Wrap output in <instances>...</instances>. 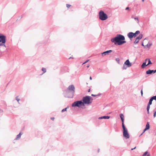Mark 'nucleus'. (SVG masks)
<instances>
[{"mask_svg":"<svg viewBox=\"0 0 156 156\" xmlns=\"http://www.w3.org/2000/svg\"><path fill=\"white\" fill-rule=\"evenodd\" d=\"M16 99L18 102H19L20 100V99L18 97H17L16 98Z\"/></svg>","mask_w":156,"mask_h":156,"instance_id":"27","label":"nucleus"},{"mask_svg":"<svg viewBox=\"0 0 156 156\" xmlns=\"http://www.w3.org/2000/svg\"><path fill=\"white\" fill-rule=\"evenodd\" d=\"M129 9V8L128 7H127L126 8V10H127V9Z\"/></svg>","mask_w":156,"mask_h":156,"instance_id":"33","label":"nucleus"},{"mask_svg":"<svg viewBox=\"0 0 156 156\" xmlns=\"http://www.w3.org/2000/svg\"><path fill=\"white\" fill-rule=\"evenodd\" d=\"M150 128V125L149 123L148 122H147V124L146 126V128L144 129L143 132L140 135H141L143 133H144L146 130L149 129Z\"/></svg>","mask_w":156,"mask_h":156,"instance_id":"10","label":"nucleus"},{"mask_svg":"<svg viewBox=\"0 0 156 156\" xmlns=\"http://www.w3.org/2000/svg\"><path fill=\"white\" fill-rule=\"evenodd\" d=\"M67 108H65L63 109L62 111V112H64L65 111H66V110H67Z\"/></svg>","mask_w":156,"mask_h":156,"instance_id":"24","label":"nucleus"},{"mask_svg":"<svg viewBox=\"0 0 156 156\" xmlns=\"http://www.w3.org/2000/svg\"><path fill=\"white\" fill-rule=\"evenodd\" d=\"M84 103L82 101H77L74 102L73 103L72 106L73 107L77 106L79 107H81L82 106H84Z\"/></svg>","mask_w":156,"mask_h":156,"instance_id":"4","label":"nucleus"},{"mask_svg":"<svg viewBox=\"0 0 156 156\" xmlns=\"http://www.w3.org/2000/svg\"><path fill=\"white\" fill-rule=\"evenodd\" d=\"M134 19L135 20L137 21V23H139V20H138V18L137 17H135L134 18Z\"/></svg>","mask_w":156,"mask_h":156,"instance_id":"26","label":"nucleus"},{"mask_svg":"<svg viewBox=\"0 0 156 156\" xmlns=\"http://www.w3.org/2000/svg\"><path fill=\"white\" fill-rule=\"evenodd\" d=\"M142 45H143V46H144V44H143V43H142Z\"/></svg>","mask_w":156,"mask_h":156,"instance_id":"42","label":"nucleus"},{"mask_svg":"<svg viewBox=\"0 0 156 156\" xmlns=\"http://www.w3.org/2000/svg\"><path fill=\"white\" fill-rule=\"evenodd\" d=\"M66 5L67 7L68 8H69L71 6V5H70L69 4H66Z\"/></svg>","mask_w":156,"mask_h":156,"instance_id":"28","label":"nucleus"},{"mask_svg":"<svg viewBox=\"0 0 156 156\" xmlns=\"http://www.w3.org/2000/svg\"><path fill=\"white\" fill-rule=\"evenodd\" d=\"M83 102L84 104L89 105L92 102L93 99L91 97L89 96H86L83 98Z\"/></svg>","mask_w":156,"mask_h":156,"instance_id":"2","label":"nucleus"},{"mask_svg":"<svg viewBox=\"0 0 156 156\" xmlns=\"http://www.w3.org/2000/svg\"><path fill=\"white\" fill-rule=\"evenodd\" d=\"M148 61V63L147 64V65H149L150 64H152V63L151 62V61L150 60V59H147L145 60V62H146Z\"/></svg>","mask_w":156,"mask_h":156,"instance_id":"16","label":"nucleus"},{"mask_svg":"<svg viewBox=\"0 0 156 156\" xmlns=\"http://www.w3.org/2000/svg\"><path fill=\"white\" fill-rule=\"evenodd\" d=\"M142 1L143 2H144V0H142Z\"/></svg>","mask_w":156,"mask_h":156,"instance_id":"43","label":"nucleus"},{"mask_svg":"<svg viewBox=\"0 0 156 156\" xmlns=\"http://www.w3.org/2000/svg\"><path fill=\"white\" fill-rule=\"evenodd\" d=\"M120 117L121 119H123L124 118V116L122 114H121L120 115Z\"/></svg>","mask_w":156,"mask_h":156,"instance_id":"21","label":"nucleus"},{"mask_svg":"<svg viewBox=\"0 0 156 156\" xmlns=\"http://www.w3.org/2000/svg\"><path fill=\"white\" fill-rule=\"evenodd\" d=\"M136 148V147H135L134 148H132V149H131V150H134V149H135Z\"/></svg>","mask_w":156,"mask_h":156,"instance_id":"32","label":"nucleus"},{"mask_svg":"<svg viewBox=\"0 0 156 156\" xmlns=\"http://www.w3.org/2000/svg\"><path fill=\"white\" fill-rule=\"evenodd\" d=\"M42 70L43 72V73H45L46 71V69L44 68H42Z\"/></svg>","mask_w":156,"mask_h":156,"instance_id":"20","label":"nucleus"},{"mask_svg":"<svg viewBox=\"0 0 156 156\" xmlns=\"http://www.w3.org/2000/svg\"><path fill=\"white\" fill-rule=\"evenodd\" d=\"M99 19L102 20H104L108 18L107 15L103 11H101L99 12Z\"/></svg>","mask_w":156,"mask_h":156,"instance_id":"3","label":"nucleus"},{"mask_svg":"<svg viewBox=\"0 0 156 156\" xmlns=\"http://www.w3.org/2000/svg\"><path fill=\"white\" fill-rule=\"evenodd\" d=\"M6 42V37L4 35L1 36L0 35V46H4L6 47L5 43Z\"/></svg>","mask_w":156,"mask_h":156,"instance_id":"5","label":"nucleus"},{"mask_svg":"<svg viewBox=\"0 0 156 156\" xmlns=\"http://www.w3.org/2000/svg\"><path fill=\"white\" fill-rule=\"evenodd\" d=\"M51 119L52 120H54V119H55V118L54 117H51Z\"/></svg>","mask_w":156,"mask_h":156,"instance_id":"30","label":"nucleus"},{"mask_svg":"<svg viewBox=\"0 0 156 156\" xmlns=\"http://www.w3.org/2000/svg\"><path fill=\"white\" fill-rule=\"evenodd\" d=\"M101 95V94H98V95H95L94 94H92L91 96L93 97H96V96H100Z\"/></svg>","mask_w":156,"mask_h":156,"instance_id":"22","label":"nucleus"},{"mask_svg":"<svg viewBox=\"0 0 156 156\" xmlns=\"http://www.w3.org/2000/svg\"><path fill=\"white\" fill-rule=\"evenodd\" d=\"M146 73L147 74H151L152 73H154V70H151L149 69L148 70L146 71Z\"/></svg>","mask_w":156,"mask_h":156,"instance_id":"14","label":"nucleus"},{"mask_svg":"<svg viewBox=\"0 0 156 156\" xmlns=\"http://www.w3.org/2000/svg\"><path fill=\"white\" fill-rule=\"evenodd\" d=\"M123 130V136L126 139H129V134L127 130L126 127L122 128Z\"/></svg>","mask_w":156,"mask_h":156,"instance_id":"6","label":"nucleus"},{"mask_svg":"<svg viewBox=\"0 0 156 156\" xmlns=\"http://www.w3.org/2000/svg\"><path fill=\"white\" fill-rule=\"evenodd\" d=\"M147 156H150V154H148Z\"/></svg>","mask_w":156,"mask_h":156,"instance_id":"39","label":"nucleus"},{"mask_svg":"<svg viewBox=\"0 0 156 156\" xmlns=\"http://www.w3.org/2000/svg\"><path fill=\"white\" fill-rule=\"evenodd\" d=\"M133 33L131 32H129L127 34V36L130 39H131L133 37Z\"/></svg>","mask_w":156,"mask_h":156,"instance_id":"11","label":"nucleus"},{"mask_svg":"<svg viewBox=\"0 0 156 156\" xmlns=\"http://www.w3.org/2000/svg\"><path fill=\"white\" fill-rule=\"evenodd\" d=\"M22 134H21V133H20L17 136L16 138V139L17 140L18 139H20L21 136Z\"/></svg>","mask_w":156,"mask_h":156,"instance_id":"18","label":"nucleus"},{"mask_svg":"<svg viewBox=\"0 0 156 156\" xmlns=\"http://www.w3.org/2000/svg\"><path fill=\"white\" fill-rule=\"evenodd\" d=\"M110 118V116H102L101 117H100L99 119H109Z\"/></svg>","mask_w":156,"mask_h":156,"instance_id":"15","label":"nucleus"},{"mask_svg":"<svg viewBox=\"0 0 156 156\" xmlns=\"http://www.w3.org/2000/svg\"><path fill=\"white\" fill-rule=\"evenodd\" d=\"M156 72V69L154 70V73H155Z\"/></svg>","mask_w":156,"mask_h":156,"instance_id":"34","label":"nucleus"},{"mask_svg":"<svg viewBox=\"0 0 156 156\" xmlns=\"http://www.w3.org/2000/svg\"><path fill=\"white\" fill-rule=\"evenodd\" d=\"M146 62H144L143 63V64H142V66H141V67L142 68H144L145 66H148L147 65H146Z\"/></svg>","mask_w":156,"mask_h":156,"instance_id":"17","label":"nucleus"},{"mask_svg":"<svg viewBox=\"0 0 156 156\" xmlns=\"http://www.w3.org/2000/svg\"><path fill=\"white\" fill-rule=\"evenodd\" d=\"M75 87L73 85L69 86L68 88V89L69 91L73 92V93L75 92Z\"/></svg>","mask_w":156,"mask_h":156,"instance_id":"8","label":"nucleus"},{"mask_svg":"<svg viewBox=\"0 0 156 156\" xmlns=\"http://www.w3.org/2000/svg\"><path fill=\"white\" fill-rule=\"evenodd\" d=\"M112 51V50H110L108 51H105L101 53L102 55H105L107 54H108V53H111Z\"/></svg>","mask_w":156,"mask_h":156,"instance_id":"12","label":"nucleus"},{"mask_svg":"<svg viewBox=\"0 0 156 156\" xmlns=\"http://www.w3.org/2000/svg\"><path fill=\"white\" fill-rule=\"evenodd\" d=\"M121 119L122 122V128L125 127V126H124V119Z\"/></svg>","mask_w":156,"mask_h":156,"instance_id":"19","label":"nucleus"},{"mask_svg":"<svg viewBox=\"0 0 156 156\" xmlns=\"http://www.w3.org/2000/svg\"><path fill=\"white\" fill-rule=\"evenodd\" d=\"M71 58V57H70V58H69V59H70Z\"/></svg>","mask_w":156,"mask_h":156,"instance_id":"41","label":"nucleus"},{"mask_svg":"<svg viewBox=\"0 0 156 156\" xmlns=\"http://www.w3.org/2000/svg\"><path fill=\"white\" fill-rule=\"evenodd\" d=\"M89 65H88V66H87V68H88V67H89Z\"/></svg>","mask_w":156,"mask_h":156,"instance_id":"40","label":"nucleus"},{"mask_svg":"<svg viewBox=\"0 0 156 156\" xmlns=\"http://www.w3.org/2000/svg\"><path fill=\"white\" fill-rule=\"evenodd\" d=\"M141 95H142V96H143V93L142 90H141Z\"/></svg>","mask_w":156,"mask_h":156,"instance_id":"31","label":"nucleus"},{"mask_svg":"<svg viewBox=\"0 0 156 156\" xmlns=\"http://www.w3.org/2000/svg\"><path fill=\"white\" fill-rule=\"evenodd\" d=\"M89 61V60H86L83 63V64L87 62L88 61Z\"/></svg>","mask_w":156,"mask_h":156,"instance_id":"29","label":"nucleus"},{"mask_svg":"<svg viewBox=\"0 0 156 156\" xmlns=\"http://www.w3.org/2000/svg\"><path fill=\"white\" fill-rule=\"evenodd\" d=\"M115 60L118 63H119L120 59L119 58H117L115 59Z\"/></svg>","mask_w":156,"mask_h":156,"instance_id":"23","label":"nucleus"},{"mask_svg":"<svg viewBox=\"0 0 156 156\" xmlns=\"http://www.w3.org/2000/svg\"><path fill=\"white\" fill-rule=\"evenodd\" d=\"M125 65L127 66V67H129L132 66L131 63L130 62L129 59H128L124 63Z\"/></svg>","mask_w":156,"mask_h":156,"instance_id":"9","label":"nucleus"},{"mask_svg":"<svg viewBox=\"0 0 156 156\" xmlns=\"http://www.w3.org/2000/svg\"><path fill=\"white\" fill-rule=\"evenodd\" d=\"M142 34H140L139 36L136 38L135 41L134 42V43L135 44H136L138 43L139 41L142 38Z\"/></svg>","mask_w":156,"mask_h":156,"instance_id":"7","label":"nucleus"},{"mask_svg":"<svg viewBox=\"0 0 156 156\" xmlns=\"http://www.w3.org/2000/svg\"><path fill=\"white\" fill-rule=\"evenodd\" d=\"M100 149H98V153H99V151H100Z\"/></svg>","mask_w":156,"mask_h":156,"instance_id":"35","label":"nucleus"},{"mask_svg":"<svg viewBox=\"0 0 156 156\" xmlns=\"http://www.w3.org/2000/svg\"><path fill=\"white\" fill-rule=\"evenodd\" d=\"M90 80H91L92 79V77H91L90 76Z\"/></svg>","mask_w":156,"mask_h":156,"instance_id":"38","label":"nucleus"},{"mask_svg":"<svg viewBox=\"0 0 156 156\" xmlns=\"http://www.w3.org/2000/svg\"><path fill=\"white\" fill-rule=\"evenodd\" d=\"M123 69H126V68H125V66H123Z\"/></svg>","mask_w":156,"mask_h":156,"instance_id":"37","label":"nucleus"},{"mask_svg":"<svg viewBox=\"0 0 156 156\" xmlns=\"http://www.w3.org/2000/svg\"><path fill=\"white\" fill-rule=\"evenodd\" d=\"M125 40V37L122 35L119 34H117L115 37L112 38L111 41L115 44L121 45L126 43Z\"/></svg>","mask_w":156,"mask_h":156,"instance_id":"1","label":"nucleus"},{"mask_svg":"<svg viewBox=\"0 0 156 156\" xmlns=\"http://www.w3.org/2000/svg\"><path fill=\"white\" fill-rule=\"evenodd\" d=\"M140 33V32L139 30L136 31L134 33H133V37H136Z\"/></svg>","mask_w":156,"mask_h":156,"instance_id":"13","label":"nucleus"},{"mask_svg":"<svg viewBox=\"0 0 156 156\" xmlns=\"http://www.w3.org/2000/svg\"><path fill=\"white\" fill-rule=\"evenodd\" d=\"M148 153V152L146 151L144 153V154L143 155V156H146L147 153Z\"/></svg>","mask_w":156,"mask_h":156,"instance_id":"25","label":"nucleus"},{"mask_svg":"<svg viewBox=\"0 0 156 156\" xmlns=\"http://www.w3.org/2000/svg\"><path fill=\"white\" fill-rule=\"evenodd\" d=\"M90 89H89L88 90V92H90Z\"/></svg>","mask_w":156,"mask_h":156,"instance_id":"36","label":"nucleus"}]
</instances>
